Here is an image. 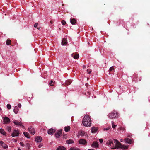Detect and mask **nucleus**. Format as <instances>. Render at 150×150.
<instances>
[{
  "instance_id": "nucleus-1",
  "label": "nucleus",
  "mask_w": 150,
  "mask_h": 150,
  "mask_svg": "<svg viewBox=\"0 0 150 150\" xmlns=\"http://www.w3.org/2000/svg\"><path fill=\"white\" fill-rule=\"evenodd\" d=\"M106 144L110 148L112 149L116 148L119 147L120 142L117 140L109 139L108 140Z\"/></svg>"
},
{
  "instance_id": "nucleus-2",
  "label": "nucleus",
  "mask_w": 150,
  "mask_h": 150,
  "mask_svg": "<svg viewBox=\"0 0 150 150\" xmlns=\"http://www.w3.org/2000/svg\"><path fill=\"white\" fill-rule=\"evenodd\" d=\"M82 122L83 125L85 127H89L91 126V120L89 116L87 115H85Z\"/></svg>"
},
{
  "instance_id": "nucleus-3",
  "label": "nucleus",
  "mask_w": 150,
  "mask_h": 150,
  "mask_svg": "<svg viewBox=\"0 0 150 150\" xmlns=\"http://www.w3.org/2000/svg\"><path fill=\"white\" fill-rule=\"evenodd\" d=\"M117 116V113L115 111H113L110 113L108 115V117L110 119H114Z\"/></svg>"
},
{
  "instance_id": "nucleus-4",
  "label": "nucleus",
  "mask_w": 150,
  "mask_h": 150,
  "mask_svg": "<svg viewBox=\"0 0 150 150\" xmlns=\"http://www.w3.org/2000/svg\"><path fill=\"white\" fill-rule=\"evenodd\" d=\"M19 134V132L18 130L15 129L13 130L11 136L13 137H16L18 136Z\"/></svg>"
},
{
  "instance_id": "nucleus-5",
  "label": "nucleus",
  "mask_w": 150,
  "mask_h": 150,
  "mask_svg": "<svg viewBox=\"0 0 150 150\" xmlns=\"http://www.w3.org/2000/svg\"><path fill=\"white\" fill-rule=\"evenodd\" d=\"M119 147H117L116 148H120L125 150L127 149L128 147V146L124 145H122L120 142V144H119Z\"/></svg>"
},
{
  "instance_id": "nucleus-6",
  "label": "nucleus",
  "mask_w": 150,
  "mask_h": 150,
  "mask_svg": "<svg viewBox=\"0 0 150 150\" xmlns=\"http://www.w3.org/2000/svg\"><path fill=\"white\" fill-rule=\"evenodd\" d=\"M4 123L7 124L10 122V119L7 117H3Z\"/></svg>"
},
{
  "instance_id": "nucleus-7",
  "label": "nucleus",
  "mask_w": 150,
  "mask_h": 150,
  "mask_svg": "<svg viewBox=\"0 0 150 150\" xmlns=\"http://www.w3.org/2000/svg\"><path fill=\"white\" fill-rule=\"evenodd\" d=\"M62 134V130H58L55 134V137L57 138H59Z\"/></svg>"
},
{
  "instance_id": "nucleus-8",
  "label": "nucleus",
  "mask_w": 150,
  "mask_h": 150,
  "mask_svg": "<svg viewBox=\"0 0 150 150\" xmlns=\"http://www.w3.org/2000/svg\"><path fill=\"white\" fill-rule=\"evenodd\" d=\"M28 130L31 134L33 135L35 134V130L32 127H29L28 128Z\"/></svg>"
},
{
  "instance_id": "nucleus-9",
  "label": "nucleus",
  "mask_w": 150,
  "mask_h": 150,
  "mask_svg": "<svg viewBox=\"0 0 150 150\" xmlns=\"http://www.w3.org/2000/svg\"><path fill=\"white\" fill-rule=\"evenodd\" d=\"M79 144L85 145L86 144L87 142L85 139H81L79 140Z\"/></svg>"
},
{
  "instance_id": "nucleus-10",
  "label": "nucleus",
  "mask_w": 150,
  "mask_h": 150,
  "mask_svg": "<svg viewBox=\"0 0 150 150\" xmlns=\"http://www.w3.org/2000/svg\"><path fill=\"white\" fill-rule=\"evenodd\" d=\"M42 140V138L41 137L38 136L35 137V141L37 142H40Z\"/></svg>"
},
{
  "instance_id": "nucleus-11",
  "label": "nucleus",
  "mask_w": 150,
  "mask_h": 150,
  "mask_svg": "<svg viewBox=\"0 0 150 150\" xmlns=\"http://www.w3.org/2000/svg\"><path fill=\"white\" fill-rule=\"evenodd\" d=\"M0 144L3 148L5 149H6L8 148V146L2 141H0Z\"/></svg>"
},
{
  "instance_id": "nucleus-12",
  "label": "nucleus",
  "mask_w": 150,
  "mask_h": 150,
  "mask_svg": "<svg viewBox=\"0 0 150 150\" xmlns=\"http://www.w3.org/2000/svg\"><path fill=\"white\" fill-rule=\"evenodd\" d=\"M91 146L95 148H98L99 144L98 142L97 141H94L93 142Z\"/></svg>"
},
{
  "instance_id": "nucleus-13",
  "label": "nucleus",
  "mask_w": 150,
  "mask_h": 150,
  "mask_svg": "<svg viewBox=\"0 0 150 150\" xmlns=\"http://www.w3.org/2000/svg\"><path fill=\"white\" fill-rule=\"evenodd\" d=\"M67 39L66 38H64L62 40V45L63 46H64L67 44Z\"/></svg>"
},
{
  "instance_id": "nucleus-14",
  "label": "nucleus",
  "mask_w": 150,
  "mask_h": 150,
  "mask_svg": "<svg viewBox=\"0 0 150 150\" xmlns=\"http://www.w3.org/2000/svg\"><path fill=\"white\" fill-rule=\"evenodd\" d=\"M124 141L125 143H127L130 144H131L133 143L132 140L129 138L125 139Z\"/></svg>"
},
{
  "instance_id": "nucleus-15",
  "label": "nucleus",
  "mask_w": 150,
  "mask_h": 150,
  "mask_svg": "<svg viewBox=\"0 0 150 150\" xmlns=\"http://www.w3.org/2000/svg\"><path fill=\"white\" fill-rule=\"evenodd\" d=\"M55 129H51L48 130V133L49 134H52L55 132Z\"/></svg>"
},
{
  "instance_id": "nucleus-16",
  "label": "nucleus",
  "mask_w": 150,
  "mask_h": 150,
  "mask_svg": "<svg viewBox=\"0 0 150 150\" xmlns=\"http://www.w3.org/2000/svg\"><path fill=\"white\" fill-rule=\"evenodd\" d=\"M13 123L15 125L18 126H21L22 124V123L21 122L18 121L16 120H14L13 121Z\"/></svg>"
},
{
  "instance_id": "nucleus-17",
  "label": "nucleus",
  "mask_w": 150,
  "mask_h": 150,
  "mask_svg": "<svg viewBox=\"0 0 150 150\" xmlns=\"http://www.w3.org/2000/svg\"><path fill=\"white\" fill-rule=\"evenodd\" d=\"M98 129L97 127H93L91 129V132L92 133H95L96 132Z\"/></svg>"
},
{
  "instance_id": "nucleus-18",
  "label": "nucleus",
  "mask_w": 150,
  "mask_h": 150,
  "mask_svg": "<svg viewBox=\"0 0 150 150\" xmlns=\"http://www.w3.org/2000/svg\"><path fill=\"white\" fill-rule=\"evenodd\" d=\"M79 134L81 136H86L87 135V133L83 131H81L79 132Z\"/></svg>"
},
{
  "instance_id": "nucleus-19",
  "label": "nucleus",
  "mask_w": 150,
  "mask_h": 150,
  "mask_svg": "<svg viewBox=\"0 0 150 150\" xmlns=\"http://www.w3.org/2000/svg\"><path fill=\"white\" fill-rule=\"evenodd\" d=\"M57 150H67V149L64 146H60L57 148Z\"/></svg>"
},
{
  "instance_id": "nucleus-20",
  "label": "nucleus",
  "mask_w": 150,
  "mask_h": 150,
  "mask_svg": "<svg viewBox=\"0 0 150 150\" xmlns=\"http://www.w3.org/2000/svg\"><path fill=\"white\" fill-rule=\"evenodd\" d=\"M0 133L4 136H6V133L4 131V130L1 128L0 129Z\"/></svg>"
},
{
  "instance_id": "nucleus-21",
  "label": "nucleus",
  "mask_w": 150,
  "mask_h": 150,
  "mask_svg": "<svg viewBox=\"0 0 150 150\" xmlns=\"http://www.w3.org/2000/svg\"><path fill=\"white\" fill-rule=\"evenodd\" d=\"M23 134L25 137L28 138H30V136L29 134V133L26 132H23Z\"/></svg>"
},
{
  "instance_id": "nucleus-22",
  "label": "nucleus",
  "mask_w": 150,
  "mask_h": 150,
  "mask_svg": "<svg viewBox=\"0 0 150 150\" xmlns=\"http://www.w3.org/2000/svg\"><path fill=\"white\" fill-rule=\"evenodd\" d=\"M71 129L70 127V126H67L64 127V131L65 132H67L69 131Z\"/></svg>"
},
{
  "instance_id": "nucleus-23",
  "label": "nucleus",
  "mask_w": 150,
  "mask_h": 150,
  "mask_svg": "<svg viewBox=\"0 0 150 150\" xmlns=\"http://www.w3.org/2000/svg\"><path fill=\"white\" fill-rule=\"evenodd\" d=\"M72 56L75 59H77L79 57V54H75L74 55V54H72Z\"/></svg>"
},
{
  "instance_id": "nucleus-24",
  "label": "nucleus",
  "mask_w": 150,
  "mask_h": 150,
  "mask_svg": "<svg viewBox=\"0 0 150 150\" xmlns=\"http://www.w3.org/2000/svg\"><path fill=\"white\" fill-rule=\"evenodd\" d=\"M70 22L71 24L72 25H74L76 22V21L74 19L71 18Z\"/></svg>"
},
{
  "instance_id": "nucleus-25",
  "label": "nucleus",
  "mask_w": 150,
  "mask_h": 150,
  "mask_svg": "<svg viewBox=\"0 0 150 150\" xmlns=\"http://www.w3.org/2000/svg\"><path fill=\"white\" fill-rule=\"evenodd\" d=\"M18 111V107L17 106H16L15 107L14 109V112L16 114L17 113Z\"/></svg>"
},
{
  "instance_id": "nucleus-26",
  "label": "nucleus",
  "mask_w": 150,
  "mask_h": 150,
  "mask_svg": "<svg viewBox=\"0 0 150 150\" xmlns=\"http://www.w3.org/2000/svg\"><path fill=\"white\" fill-rule=\"evenodd\" d=\"M66 143L68 144H71L73 143H74V141L71 139L67 140L66 141Z\"/></svg>"
},
{
  "instance_id": "nucleus-27",
  "label": "nucleus",
  "mask_w": 150,
  "mask_h": 150,
  "mask_svg": "<svg viewBox=\"0 0 150 150\" xmlns=\"http://www.w3.org/2000/svg\"><path fill=\"white\" fill-rule=\"evenodd\" d=\"M6 129L9 132H10L11 130V126H8L7 127Z\"/></svg>"
},
{
  "instance_id": "nucleus-28",
  "label": "nucleus",
  "mask_w": 150,
  "mask_h": 150,
  "mask_svg": "<svg viewBox=\"0 0 150 150\" xmlns=\"http://www.w3.org/2000/svg\"><path fill=\"white\" fill-rule=\"evenodd\" d=\"M69 150H80L78 148L75 147H72Z\"/></svg>"
},
{
  "instance_id": "nucleus-29",
  "label": "nucleus",
  "mask_w": 150,
  "mask_h": 150,
  "mask_svg": "<svg viewBox=\"0 0 150 150\" xmlns=\"http://www.w3.org/2000/svg\"><path fill=\"white\" fill-rule=\"evenodd\" d=\"M112 127L113 128H114L116 127L117 125H115L113 122H112Z\"/></svg>"
},
{
  "instance_id": "nucleus-30",
  "label": "nucleus",
  "mask_w": 150,
  "mask_h": 150,
  "mask_svg": "<svg viewBox=\"0 0 150 150\" xmlns=\"http://www.w3.org/2000/svg\"><path fill=\"white\" fill-rule=\"evenodd\" d=\"M11 43V41L9 40H7L6 42V44L7 45H9Z\"/></svg>"
},
{
  "instance_id": "nucleus-31",
  "label": "nucleus",
  "mask_w": 150,
  "mask_h": 150,
  "mask_svg": "<svg viewBox=\"0 0 150 150\" xmlns=\"http://www.w3.org/2000/svg\"><path fill=\"white\" fill-rule=\"evenodd\" d=\"M54 84V82L52 81H51V82L50 83V85L51 86H53Z\"/></svg>"
},
{
  "instance_id": "nucleus-32",
  "label": "nucleus",
  "mask_w": 150,
  "mask_h": 150,
  "mask_svg": "<svg viewBox=\"0 0 150 150\" xmlns=\"http://www.w3.org/2000/svg\"><path fill=\"white\" fill-rule=\"evenodd\" d=\"M7 108L8 109H10L11 108V106L9 104H7Z\"/></svg>"
},
{
  "instance_id": "nucleus-33",
  "label": "nucleus",
  "mask_w": 150,
  "mask_h": 150,
  "mask_svg": "<svg viewBox=\"0 0 150 150\" xmlns=\"http://www.w3.org/2000/svg\"><path fill=\"white\" fill-rule=\"evenodd\" d=\"M61 23L63 25H64L65 24L66 22L65 21L62 20V21Z\"/></svg>"
},
{
  "instance_id": "nucleus-34",
  "label": "nucleus",
  "mask_w": 150,
  "mask_h": 150,
  "mask_svg": "<svg viewBox=\"0 0 150 150\" xmlns=\"http://www.w3.org/2000/svg\"><path fill=\"white\" fill-rule=\"evenodd\" d=\"M20 145L23 147L24 146V145L22 142H21L20 143Z\"/></svg>"
},
{
  "instance_id": "nucleus-35",
  "label": "nucleus",
  "mask_w": 150,
  "mask_h": 150,
  "mask_svg": "<svg viewBox=\"0 0 150 150\" xmlns=\"http://www.w3.org/2000/svg\"><path fill=\"white\" fill-rule=\"evenodd\" d=\"M26 146L28 148H29L30 146V144H29V143H27L26 144Z\"/></svg>"
},
{
  "instance_id": "nucleus-36",
  "label": "nucleus",
  "mask_w": 150,
  "mask_h": 150,
  "mask_svg": "<svg viewBox=\"0 0 150 150\" xmlns=\"http://www.w3.org/2000/svg\"><path fill=\"white\" fill-rule=\"evenodd\" d=\"M87 72L88 74H90L91 73V71L90 69H88L87 70Z\"/></svg>"
},
{
  "instance_id": "nucleus-37",
  "label": "nucleus",
  "mask_w": 150,
  "mask_h": 150,
  "mask_svg": "<svg viewBox=\"0 0 150 150\" xmlns=\"http://www.w3.org/2000/svg\"><path fill=\"white\" fill-rule=\"evenodd\" d=\"M114 70V68L112 67H111L109 69V70L110 71H111Z\"/></svg>"
},
{
  "instance_id": "nucleus-38",
  "label": "nucleus",
  "mask_w": 150,
  "mask_h": 150,
  "mask_svg": "<svg viewBox=\"0 0 150 150\" xmlns=\"http://www.w3.org/2000/svg\"><path fill=\"white\" fill-rule=\"evenodd\" d=\"M110 129V127H107L106 128H105L103 129L104 131H105V130H109Z\"/></svg>"
},
{
  "instance_id": "nucleus-39",
  "label": "nucleus",
  "mask_w": 150,
  "mask_h": 150,
  "mask_svg": "<svg viewBox=\"0 0 150 150\" xmlns=\"http://www.w3.org/2000/svg\"><path fill=\"white\" fill-rule=\"evenodd\" d=\"M38 23H35L34 25V27L35 28H36L38 26Z\"/></svg>"
},
{
  "instance_id": "nucleus-40",
  "label": "nucleus",
  "mask_w": 150,
  "mask_h": 150,
  "mask_svg": "<svg viewBox=\"0 0 150 150\" xmlns=\"http://www.w3.org/2000/svg\"><path fill=\"white\" fill-rule=\"evenodd\" d=\"M67 136L66 135H64L63 136V138L64 139H67Z\"/></svg>"
},
{
  "instance_id": "nucleus-41",
  "label": "nucleus",
  "mask_w": 150,
  "mask_h": 150,
  "mask_svg": "<svg viewBox=\"0 0 150 150\" xmlns=\"http://www.w3.org/2000/svg\"><path fill=\"white\" fill-rule=\"evenodd\" d=\"M99 141L100 143H102L103 142V140L102 139H99Z\"/></svg>"
},
{
  "instance_id": "nucleus-42",
  "label": "nucleus",
  "mask_w": 150,
  "mask_h": 150,
  "mask_svg": "<svg viewBox=\"0 0 150 150\" xmlns=\"http://www.w3.org/2000/svg\"><path fill=\"white\" fill-rule=\"evenodd\" d=\"M43 146V144H40L38 146V147L39 148H41L42 146Z\"/></svg>"
},
{
  "instance_id": "nucleus-43",
  "label": "nucleus",
  "mask_w": 150,
  "mask_h": 150,
  "mask_svg": "<svg viewBox=\"0 0 150 150\" xmlns=\"http://www.w3.org/2000/svg\"><path fill=\"white\" fill-rule=\"evenodd\" d=\"M18 107L21 108V103H19L18 105Z\"/></svg>"
},
{
  "instance_id": "nucleus-44",
  "label": "nucleus",
  "mask_w": 150,
  "mask_h": 150,
  "mask_svg": "<svg viewBox=\"0 0 150 150\" xmlns=\"http://www.w3.org/2000/svg\"><path fill=\"white\" fill-rule=\"evenodd\" d=\"M71 83L70 82H69V81H68V82H66V83L67 85H69L71 84Z\"/></svg>"
},
{
  "instance_id": "nucleus-45",
  "label": "nucleus",
  "mask_w": 150,
  "mask_h": 150,
  "mask_svg": "<svg viewBox=\"0 0 150 150\" xmlns=\"http://www.w3.org/2000/svg\"><path fill=\"white\" fill-rule=\"evenodd\" d=\"M86 68V66L85 65H83V68Z\"/></svg>"
},
{
  "instance_id": "nucleus-46",
  "label": "nucleus",
  "mask_w": 150,
  "mask_h": 150,
  "mask_svg": "<svg viewBox=\"0 0 150 150\" xmlns=\"http://www.w3.org/2000/svg\"><path fill=\"white\" fill-rule=\"evenodd\" d=\"M18 150H21V149L20 148H18Z\"/></svg>"
},
{
  "instance_id": "nucleus-47",
  "label": "nucleus",
  "mask_w": 150,
  "mask_h": 150,
  "mask_svg": "<svg viewBox=\"0 0 150 150\" xmlns=\"http://www.w3.org/2000/svg\"><path fill=\"white\" fill-rule=\"evenodd\" d=\"M88 150H95L94 149H88Z\"/></svg>"
},
{
  "instance_id": "nucleus-48",
  "label": "nucleus",
  "mask_w": 150,
  "mask_h": 150,
  "mask_svg": "<svg viewBox=\"0 0 150 150\" xmlns=\"http://www.w3.org/2000/svg\"><path fill=\"white\" fill-rule=\"evenodd\" d=\"M1 110V108H0V110Z\"/></svg>"
}]
</instances>
